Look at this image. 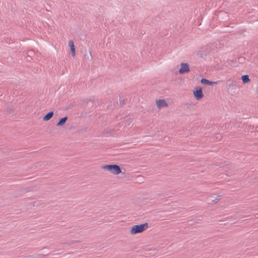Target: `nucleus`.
<instances>
[{
    "label": "nucleus",
    "mask_w": 258,
    "mask_h": 258,
    "mask_svg": "<svg viewBox=\"0 0 258 258\" xmlns=\"http://www.w3.org/2000/svg\"><path fill=\"white\" fill-rule=\"evenodd\" d=\"M148 227L147 223H143L140 225H136L132 227L130 232L132 234H135L143 232Z\"/></svg>",
    "instance_id": "obj_1"
},
{
    "label": "nucleus",
    "mask_w": 258,
    "mask_h": 258,
    "mask_svg": "<svg viewBox=\"0 0 258 258\" xmlns=\"http://www.w3.org/2000/svg\"><path fill=\"white\" fill-rule=\"evenodd\" d=\"M102 168L115 175H118L121 172L120 167L116 164L105 165L102 166Z\"/></svg>",
    "instance_id": "obj_2"
},
{
    "label": "nucleus",
    "mask_w": 258,
    "mask_h": 258,
    "mask_svg": "<svg viewBox=\"0 0 258 258\" xmlns=\"http://www.w3.org/2000/svg\"><path fill=\"white\" fill-rule=\"evenodd\" d=\"M194 95L196 100H199L202 99L204 96L202 88L199 87L195 88L194 90Z\"/></svg>",
    "instance_id": "obj_3"
},
{
    "label": "nucleus",
    "mask_w": 258,
    "mask_h": 258,
    "mask_svg": "<svg viewBox=\"0 0 258 258\" xmlns=\"http://www.w3.org/2000/svg\"><path fill=\"white\" fill-rule=\"evenodd\" d=\"M215 195H212L208 197L206 199V202L209 204H215L217 203L221 199V196H217L215 197Z\"/></svg>",
    "instance_id": "obj_4"
},
{
    "label": "nucleus",
    "mask_w": 258,
    "mask_h": 258,
    "mask_svg": "<svg viewBox=\"0 0 258 258\" xmlns=\"http://www.w3.org/2000/svg\"><path fill=\"white\" fill-rule=\"evenodd\" d=\"M190 71L188 64L187 63L182 62L180 64V68L179 70V73L180 74H183Z\"/></svg>",
    "instance_id": "obj_5"
},
{
    "label": "nucleus",
    "mask_w": 258,
    "mask_h": 258,
    "mask_svg": "<svg viewBox=\"0 0 258 258\" xmlns=\"http://www.w3.org/2000/svg\"><path fill=\"white\" fill-rule=\"evenodd\" d=\"M156 102L158 108H161L168 106L167 102L164 99L157 100Z\"/></svg>",
    "instance_id": "obj_6"
},
{
    "label": "nucleus",
    "mask_w": 258,
    "mask_h": 258,
    "mask_svg": "<svg viewBox=\"0 0 258 258\" xmlns=\"http://www.w3.org/2000/svg\"><path fill=\"white\" fill-rule=\"evenodd\" d=\"M201 82L203 84L210 85V86H213L214 84H218V82L210 81H209V80H207L206 79H205V78H202L201 80Z\"/></svg>",
    "instance_id": "obj_7"
},
{
    "label": "nucleus",
    "mask_w": 258,
    "mask_h": 258,
    "mask_svg": "<svg viewBox=\"0 0 258 258\" xmlns=\"http://www.w3.org/2000/svg\"><path fill=\"white\" fill-rule=\"evenodd\" d=\"M69 46L70 47L71 51L73 56L75 55V48L74 43L73 40H70L69 42Z\"/></svg>",
    "instance_id": "obj_8"
},
{
    "label": "nucleus",
    "mask_w": 258,
    "mask_h": 258,
    "mask_svg": "<svg viewBox=\"0 0 258 258\" xmlns=\"http://www.w3.org/2000/svg\"><path fill=\"white\" fill-rule=\"evenodd\" d=\"M68 117L67 116H66L61 118H60L59 121L57 122V123H56V126H62L63 125H64L66 122V121L67 120Z\"/></svg>",
    "instance_id": "obj_9"
},
{
    "label": "nucleus",
    "mask_w": 258,
    "mask_h": 258,
    "mask_svg": "<svg viewBox=\"0 0 258 258\" xmlns=\"http://www.w3.org/2000/svg\"><path fill=\"white\" fill-rule=\"evenodd\" d=\"M54 113L53 111H51L48 112L43 118L44 121L49 120L53 116Z\"/></svg>",
    "instance_id": "obj_10"
},
{
    "label": "nucleus",
    "mask_w": 258,
    "mask_h": 258,
    "mask_svg": "<svg viewBox=\"0 0 258 258\" xmlns=\"http://www.w3.org/2000/svg\"><path fill=\"white\" fill-rule=\"evenodd\" d=\"M241 79L244 84H246L250 81L249 76L247 75L242 76Z\"/></svg>",
    "instance_id": "obj_11"
},
{
    "label": "nucleus",
    "mask_w": 258,
    "mask_h": 258,
    "mask_svg": "<svg viewBox=\"0 0 258 258\" xmlns=\"http://www.w3.org/2000/svg\"><path fill=\"white\" fill-rule=\"evenodd\" d=\"M32 59V56L30 55H28L26 57V60L27 61H31V60Z\"/></svg>",
    "instance_id": "obj_12"
},
{
    "label": "nucleus",
    "mask_w": 258,
    "mask_h": 258,
    "mask_svg": "<svg viewBox=\"0 0 258 258\" xmlns=\"http://www.w3.org/2000/svg\"><path fill=\"white\" fill-rule=\"evenodd\" d=\"M33 54H34V52L32 51H29V54L28 55H30L31 56V55H32Z\"/></svg>",
    "instance_id": "obj_13"
},
{
    "label": "nucleus",
    "mask_w": 258,
    "mask_h": 258,
    "mask_svg": "<svg viewBox=\"0 0 258 258\" xmlns=\"http://www.w3.org/2000/svg\"><path fill=\"white\" fill-rule=\"evenodd\" d=\"M120 104H123V100H121L120 99Z\"/></svg>",
    "instance_id": "obj_14"
},
{
    "label": "nucleus",
    "mask_w": 258,
    "mask_h": 258,
    "mask_svg": "<svg viewBox=\"0 0 258 258\" xmlns=\"http://www.w3.org/2000/svg\"><path fill=\"white\" fill-rule=\"evenodd\" d=\"M257 95H258V90H257Z\"/></svg>",
    "instance_id": "obj_15"
}]
</instances>
